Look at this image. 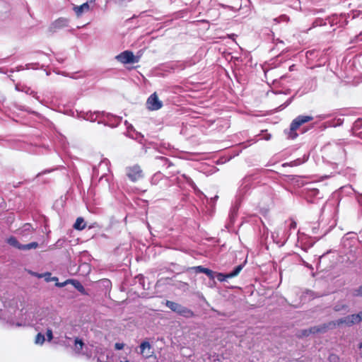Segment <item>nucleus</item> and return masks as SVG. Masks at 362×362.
Returning a JSON list of instances; mask_svg holds the SVG:
<instances>
[{"label": "nucleus", "mask_w": 362, "mask_h": 362, "mask_svg": "<svg viewBox=\"0 0 362 362\" xmlns=\"http://www.w3.org/2000/svg\"><path fill=\"white\" fill-rule=\"evenodd\" d=\"M321 118H322V119H325V118H326V117H325V116H322V117H321Z\"/></svg>", "instance_id": "58836bf2"}, {"label": "nucleus", "mask_w": 362, "mask_h": 362, "mask_svg": "<svg viewBox=\"0 0 362 362\" xmlns=\"http://www.w3.org/2000/svg\"><path fill=\"white\" fill-rule=\"evenodd\" d=\"M358 136L361 139H362V132H359V133L358 134Z\"/></svg>", "instance_id": "e433bc0d"}, {"label": "nucleus", "mask_w": 362, "mask_h": 362, "mask_svg": "<svg viewBox=\"0 0 362 362\" xmlns=\"http://www.w3.org/2000/svg\"><path fill=\"white\" fill-rule=\"evenodd\" d=\"M329 360L331 362H336L338 360V358L336 355L332 354L329 356Z\"/></svg>", "instance_id": "bb28decb"}, {"label": "nucleus", "mask_w": 362, "mask_h": 362, "mask_svg": "<svg viewBox=\"0 0 362 362\" xmlns=\"http://www.w3.org/2000/svg\"><path fill=\"white\" fill-rule=\"evenodd\" d=\"M93 116H94V115L90 114V116H89L88 114H87L86 117V119H90L91 121H94L95 119V118H94Z\"/></svg>", "instance_id": "c85d7f7f"}, {"label": "nucleus", "mask_w": 362, "mask_h": 362, "mask_svg": "<svg viewBox=\"0 0 362 362\" xmlns=\"http://www.w3.org/2000/svg\"><path fill=\"white\" fill-rule=\"evenodd\" d=\"M116 59L122 64L136 63L139 62V59L130 51H124L120 53L116 57Z\"/></svg>", "instance_id": "423d86ee"}, {"label": "nucleus", "mask_w": 362, "mask_h": 362, "mask_svg": "<svg viewBox=\"0 0 362 362\" xmlns=\"http://www.w3.org/2000/svg\"><path fill=\"white\" fill-rule=\"evenodd\" d=\"M313 119V117L305 115H299L295 118L291 124L290 129L288 132V137L292 139H296L298 136L297 133L296 132V129L303 124L310 122Z\"/></svg>", "instance_id": "7ed1b4c3"}, {"label": "nucleus", "mask_w": 362, "mask_h": 362, "mask_svg": "<svg viewBox=\"0 0 362 362\" xmlns=\"http://www.w3.org/2000/svg\"><path fill=\"white\" fill-rule=\"evenodd\" d=\"M296 227V223L295 222H292L291 223V228H295Z\"/></svg>", "instance_id": "473e14b6"}, {"label": "nucleus", "mask_w": 362, "mask_h": 362, "mask_svg": "<svg viewBox=\"0 0 362 362\" xmlns=\"http://www.w3.org/2000/svg\"><path fill=\"white\" fill-rule=\"evenodd\" d=\"M68 281L64 282V283H57L56 286L58 287H63L64 286Z\"/></svg>", "instance_id": "c756f323"}, {"label": "nucleus", "mask_w": 362, "mask_h": 362, "mask_svg": "<svg viewBox=\"0 0 362 362\" xmlns=\"http://www.w3.org/2000/svg\"><path fill=\"white\" fill-rule=\"evenodd\" d=\"M243 265L240 264L237 266L234 270L228 274H227L228 278H233L238 275V274L240 272V271L243 269Z\"/></svg>", "instance_id": "dca6fc26"}, {"label": "nucleus", "mask_w": 362, "mask_h": 362, "mask_svg": "<svg viewBox=\"0 0 362 362\" xmlns=\"http://www.w3.org/2000/svg\"><path fill=\"white\" fill-rule=\"evenodd\" d=\"M45 341V335L40 332L35 338V344L37 345H42Z\"/></svg>", "instance_id": "f3484780"}, {"label": "nucleus", "mask_w": 362, "mask_h": 362, "mask_svg": "<svg viewBox=\"0 0 362 362\" xmlns=\"http://www.w3.org/2000/svg\"><path fill=\"white\" fill-rule=\"evenodd\" d=\"M330 325V323L328 325L324 324L303 329L300 332V337H308L311 334L324 333L329 328Z\"/></svg>", "instance_id": "0eeeda50"}, {"label": "nucleus", "mask_w": 362, "mask_h": 362, "mask_svg": "<svg viewBox=\"0 0 362 362\" xmlns=\"http://www.w3.org/2000/svg\"><path fill=\"white\" fill-rule=\"evenodd\" d=\"M162 106L163 103L158 99V97L156 93L151 94L146 101L147 108L152 111L158 110L160 109Z\"/></svg>", "instance_id": "6e6552de"}, {"label": "nucleus", "mask_w": 362, "mask_h": 362, "mask_svg": "<svg viewBox=\"0 0 362 362\" xmlns=\"http://www.w3.org/2000/svg\"><path fill=\"white\" fill-rule=\"evenodd\" d=\"M362 321V311L357 314L346 316L337 320V324H345L347 326H351Z\"/></svg>", "instance_id": "39448f33"}, {"label": "nucleus", "mask_w": 362, "mask_h": 362, "mask_svg": "<svg viewBox=\"0 0 362 362\" xmlns=\"http://www.w3.org/2000/svg\"><path fill=\"white\" fill-rule=\"evenodd\" d=\"M46 330H47V332H46L47 339L48 341H51L53 339L52 329H51V327H49V329H47Z\"/></svg>", "instance_id": "412c9836"}, {"label": "nucleus", "mask_w": 362, "mask_h": 362, "mask_svg": "<svg viewBox=\"0 0 362 362\" xmlns=\"http://www.w3.org/2000/svg\"><path fill=\"white\" fill-rule=\"evenodd\" d=\"M38 244L35 242L26 244V245H22L21 246H18V248L21 250H30L33 248H36L37 247Z\"/></svg>", "instance_id": "a211bd4d"}, {"label": "nucleus", "mask_w": 362, "mask_h": 362, "mask_svg": "<svg viewBox=\"0 0 362 362\" xmlns=\"http://www.w3.org/2000/svg\"><path fill=\"white\" fill-rule=\"evenodd\" d=\"M300 161H298V160H294V161L291 162V165H292V166H293V165H298V164H300Z\"/></svg>", "instance_id": "7c9ffc66"}, {"label": "nucleus", "mask_w": 362, "mask_h": 362, "mask_svg": "<svg viewBox=\"0 0 362 362\" xmlns=\"http://www.w3.org/2000/svg\"><path fill=\"white\" fill-rule=\"evenodd\" d=\"M140 353L146 357H148L151 355V345L149 342L144 341L141 344Z\"/></svg>", "instance_id": "f8f14e48"}, {"label": "nucleus", "mask_w": 362, "mask_h": 362, "mask_svg": "<svg viewBox=\"0 0 362 362\" xmlns=\"http://www.w3.org/2000/svg\"><path fill=\"white\" fill-rule=\"evenodd\" d=\"M305 295L308 296V297L310 298H314L317 297V296H315L314 293L313 291H308L305 293Z\"/></svg>", "instance_id": "cd10ccee"}, {"label": "nucleus", "mask_w": 362, "mask_h": 362, "mask_svg": "<svg viewBox=\"0 0 362 362\" xmlns=\"http://www.w3.org/2000/svg\"><path fill=\"white\" fill-rule=\"evenodd\" d=\"M30 227V224H26L25 225L24 228H25V230H29Z\"/></svg>", "instance_id": "c9c22d12"}, {"label": "nucleus", "mask_w": 362, "mask_h": 362, "mask_svg": "<svg viewBox=\"0 0 362 362\" xmlns=\"http://www.w3.org/2000/svg\"><path fill=\"white\" fill-rule=\"evenodd\" d=\"M166 306L169 308L173 312H175L185 317H192L194 316V313L186 307L177 303L175 302L167 300Z\"/></svg>", "instance_id": "20e7f679"}, {"label": "nucleus", "mask_w": 362, "mask_h": 362, "mask_svg": "<svg viewBox=\"0 0 362 362\" xmlns=\"http://www.w3.org/2000/svg\"><path fill=\"white\" fill-rule=\"evenodd\" d=\"M93 1L86 2L80 6H74L73 10L77 17H81L83 13H87L91 10L90 4Z\"/></svg>", "instance_id": "9b49d317"}, {"label": "nucleus", "mask_w": 362, "mask_h": 362, "mask_svg": "<svg viewBox=\"0 0 362 362\" xmlns=\"http://www.w3.org/2000/svg\"><path fill=\"white\" fill-rule=\"evenodd\" d=\"M330 126H336V124H330V121H329V122H327L326 123V127H330Z\"/></svg>", "instance_id": "f704fd0d"}, {"label": "nucleus", "mask_w": 362, "mask_h": 362, "mask_svg": "<svg viewBox=\"0 0 362 362\" xmlns=\"http://www.w3.org/2000/svg\"><path fill=\"white\" fill-rule=\"evenodd\" d=\"M196 272L204 273L206 274L209 278H214V272L207 268L203 267L202 266H197L192 268Z\"/></svg>", "instance_id": "ddd939ff"}, {"label": "nucleus", "mask_w": 362, "mask_h": 362, "mask_svg": "<svg viewBox=\"0 0 362 362\" xmlns=\"http://www.w3.org/2000/svg\"><path fill=\"white\" fill-rule=\"evenodd\" d=\"M291 100H292V98H291L290 99H288V100H287V102L285 103V105H284V107H285L288 106V105L291 103Z\"/></svg>", "instance_id": "2f4dec72"}, {"label": "nucleus", "mask_w": 362, "mask_h": 362, "mask_svg": "<svg viewBox=\"0 0 362 362\" xmlns=\"http://www.w3.org/2000/svg\"><path fill=\"white\" fill-rule=\"evenodd\" d=\"M336 310H339V308H338L337 307H336Z\"/></svg>", "instance_id": "ea45409f"}, {"label": "nucleus", "mask_w": 362, "mask_h": 362, "mask_svg": "<svg viewBox=\"0 0 362 362\" xmlns=\"http://www.w3.org/2000/svg\"><path fill=\"white\" fill-rule=\"evenodd\" d=\"M120 362H129V361H120Z\"/></svg>", "instance_id": "a19ab883"}, {"label": "nucleus", "mask_w": 362, "mask_h": 362, "mask_svg": "<svg viewBox=\"0 0 362 362\" xmlns=\"http://www.w3.org/2000/svg\"><path fill=\"white\" fill-rule=\"evenodd\" d=\"M84 346L83 341L78 338H76L74 340V351L76 354H80Z\"/></svg>", "instance_id": "4468645a"}, {"label": "nucleus", "mask_w": 362, "mask_h": 362, "mask_svg": "<svg viewBox=\"0 0 362 362\" xmlns=\"http://www.w3.org/2000/svg\"><path fill=\"white\" fill-rule=\"evenodd\" d=\"M124 347V344L123 343H116L115 344V348L117 350H121Z\"/></svg>", "instance_id": "a878e982"}, {"label": "nucleus", "mask_w": 362, "mask_h": 362, "mask_svg": "<svg viewBox=\"0 0 362 362\" xmlns=\"http://www.w3.org/2000/svg\"><path fill=\"white\" fill-rule=\"evenodd\" d=\"M354 296H362V286L353 291Z\"/></svg>", "instance_id": "4be33fe9"}, {"label": "nucleus", "mask_w": 362, "mask_h": 362, "mask_svg": "<svg viewBox=\"0 0 362 362\" xmlns=\"http://www.w3.org/2000/svg\"><path fill=\"white\" fill-rule=\"evenodd\" d=\"M68 281L71 282L73 286L79 291L82 292L84 291V288L82 284L76 280H69Z\"/></svg>", "instance_id": "6ab92c4d"}, {"label": "nucleus", "mask_w": 362, "mask_h": 362, "mask_svg": "<svg viewBox=\"0 0 362 362\" xmlns=\"http://www.w3.org/2000/svg\"><path fill=\"white\" fill-rule=\"evenodd\" d=\"M358 348L361 349H362V342L359 344Z\"/></svg>", "instance_id": "4c0bfd02"}, {"label": "nucleus", "mask_w": 362, "mask_h": 362, "mask_svg": "<svg viewBox=\"0 0 362 362\" xmlns=\"http://www.w3.org/2000/svg\"><path fill=\"white\" fill-rule=\"evenodd\" d=\"M103 165H107V163L106 161L104 160L100 163L99 167L102 166Z\"/></svg>", "instance_id": "72a5a7b5"}, {"label": "nucleus", "mask_w": 362, "mask_h": 362, "mask_svg": "<svg viewBox=\"0 0 362 362\" xmlns=\"http://www.w3.org/2000/svg\"><path fill=\"white\" fill-rule=\"evenodd\" d=\"M127 175L133 182H135L142 177V170L139 165H134L127 169Z\"/></svg>", "instance_id": "9d476101"}, {"label": "nucleus", "mask_w": 362, "mask_h": 362, "mask_svg": "<svg viewBox=\"0 0 362 362\" xmlns=\"http://www.w3.org/2000/svg\"><path fill=\"white\" fill-rule=\"evenodd\" d=\"M59 326V318L55 315L48 314L39 320L36 324L35 329L42 331L44 327L46 328V329L51 327V329H52V328H58Z\"/></svg>", "instance_id": "f03ea898"}, {"label": "nucleus", "mask_w": 362, "mask_h": 362, "mask_svg": "<svg viewBox=\"0 0 362 362\" xmlns=\"http://www.w3.org/2000/svg\"><path fill=\"white\" fill-rule=\"evenodd\" d=\"M86 224L84 221V219L81 217H78V218H77V219L74 225V228L76 230H81L86 228Z\"/></svg>", "instance_id": "2eb2a0df"}, {"label": "nucleus", "mask_w": 362, "mask_h": 362, "mask_svg": "<svg viewBox=\"0 0 362 362\" xmlns=\"http://www.w3.org/2000/svg\"><path fill=\"white\" fill-rule=\"evenodd\" d=\"M43 278H45V280L47 282L57 281H58V278L56 277V276L52 277L50 273H49V276H44Z\"/></svg>", "instance_id": "393cba45"}, {"label": "nucleus", "mask_w": 362, "mask_h": 362, "mask_svg": "<svg viewBox=\"0 0 362 362\" xmlns=\"http://www.w3.org/2000/svg\"><path fill=\"white\" fill-rule=\"evenodd\" d=\"M8 243L14 247H18V246H21L22 245L19 244L18 240L15 238H11L8 240Z\"/></svg>", "instance_id": "aec40b11"}, {"label": "nucleus", "mask_w": 362, "mask_h": 362, "mask_svg": "<svg viewBox=\"0 0 362 362\" xmlns=\"http://www.w3.org/2000/svg\"><path fill=\"white\" fill-rule=\"evenodd\" d=\"M19 314L18 300L16 298L5 301L4 309H0V318L4 319L11 325L16 327L26 326L25 321L17 318Z\"/></svg>", "instance_id": "f257e3e1"}, {"label": "nucleus", "mask_w": 362, "mask_h": 362, "mask_svg": "<svg viewBox=\"0 0 362 362\" xmlns=\"http://www.w3.org/2000/svg\"><path fill=\"white\" fill-rule=\"evenodd\" d=\"M217 277V279L219 281H224L226 280V279H228V276H227V274H221V273H218L216 276Z\"/></svg>", "instance_id": "5701e85b"}, {"label": "nucleus", "mask_w": 362, "mask_h": 362, "mask_svg": "<svg viewBox=\"0 0 362 362\" xmlns=\"http://www.w3.org/2000/svg\"><path fill=\"white\" fill-rule=\"evenodd\" d=\"M32 275L37 277L38 279H41L46 276H49V272H46L44 274H38V273H35V272H32Z\"/></svg>", "instance_id": "b1692460"}, {"label": "nucleus", "mask_w": 362, "mask_h": 362, "mask_svg": "<svg viewBox=\"0 0 362 362\" xmlns=\"http://www.w3.org/2000/svg\"><path fill=\"white\" fill-rule=\"evenodd\" d=\"M69 21L66 18H59L54 21L49 27L50 33H55L58 30L66 28L69 25Z\"/></svg>", "instance_id": "1a4fd4ad"}]
</instances>
